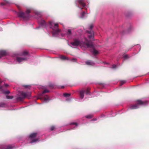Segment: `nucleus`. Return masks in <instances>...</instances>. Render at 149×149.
<instances>
[{"mask_svg": "<svg viewBox=\"0 0 149 149\" xmlns=\"http://www.w3.org/2000/svg\"><path fill=\"white\" fill-rule=\"evenodd\" d=\"M49 24L50 25V28L53 30L52 33L53 36L57 35L61 32V30L58 28V23L54 24L53 21H49Z\"/></svg>", "mask_w": 149, "mask_h": 149, "instance_id": "1", "label": "nucleus"}, {"mask_svg": "<svg viewBox=\"0 0 149 149\" xmlns=\"http://www.w3.org/2000/svg\"><path fill=\"white\" fill-rule=\"evenodd\" d=\"M17 8L19 10V11L17 13V15L19 17L22 18L24 19L27 20L30 17V15L29 14L31 12L30 10L27 9L25 13L21 11L20 7L19 6H17Z\"/></svg>", "mask_w": 149, "mask_h": 149, "instance_id": "2", "label": "nucleus"}, {"mask_svg": "<svg viewBox=\"0 0 149 149\" xmlns=\"http://www.w3.org/2000/svg\"><path fill=\"white\" fill-rule=\"evenodd\" d=\"M84 43L86 46L87 47L93 49V51L92 52L94 55L99 54L98 51L95 49L93 46L92 42L86 38H85V42H84Z\"/></svg>", "mask_w": 149, "mask_h": 149, "instance_id": "3", "label": "nucleus"}, {"mask_svg": "<svg viewBox=\"0 0 149 149\" xmlns=\"http://www.w3.org/2000/svg\"><path fill=\"white\" fill-rule=\"evenodd\" d=\"M31 95V93L29 92H22L21 93L20 96L17 98V100L18 101H22L25 97L30 96Z\"/></svg>", "mask_w": 149, "mask_h": 149, "instance_id": "4", "label": "nucleus"}, {"mask_svg": "<svg viewBox=\"0 0 149 149\" xmlns=\"http://www.w3.org/2000/svg\"><path fill=\"white\" fill-rule=\"evenodd\" d=\"M70 44L73 46L77 47L79 45L81 46V42L77 39H74L73 41L71 42Z\"/></svg>", "mask_w": 149, "mask_h": 149, "instance_id": "5", "label": "nucleus"}, {"mask_svg": "<svg viewBox=\"0 0 149 149\" xmlns=\"http://www.w3.org/2000/svg\"><path fill=\"white\" fill-rule=\"evenodd\" d=\"M136 102L137 103L138 105H144L146 104L147 102L146 101H142L141 100H137Z\"/></svg>", "mask_w": 149, "mask_h": 149, "instance_id": "6", "label": "nucleus"}, {"mask_svg": "<svg viewBox=\"0 0 149 149\" xmlns=\"http://www.w3.org/2000/svg\"><path fill=\"white\" fill-rule=\"evenodd\" d=\"M16 60L17 61L20 63L23 61H26L27 60V58L23 57H17Z\"/></svg>", "mask_w": 149, "mask_h": 149, "instance_id": "7", "label": "nucleus"}, {"mask_svg": "<svg viewBox=\"0 0 149 149\" xmlns=\"http://www.w3.org/2000/svg\"><path fill=\"white\" fill-rule=\"evenodd\" d=\"M139 107L138 104L137 103H136V104L131 105L130 106V108L131 109H138L139 108Z\"/></svg>", "mask_w": 149, "mask_h": 149, "instance_id": "8", "label": "nucleus"}, {"mask_svg": "<svg viewBox=\"0 0 149 149\" xmlns=\"http://www.w3.org/2000/svg\"><path fill=\"white\" fill-rule=\"evenodd\" d=\"M87 32L89 34H90L91 35H88V38H92L93 39V34L94 33L93 31L91 30L90 31H87Z\"/></svg>", "mask_w": 149, "mask_h": 149, "instance_id": "9", "label": "nucleus"}, {"mask_svg": "<svg viewBox=\"0 0 149 149\" xmlns=\"http://www.w3.org/2000/svg\"><path fill=\"white\" fill-rule=\"evenodd\" d=\"M78 3L83 7H84L86 6V4L84 2V0H78Z\"/></svg>", "mask_w": 149, "mask_h": 149, "instance_id": "10", "label": "nucleus"}, {"mask_svg": "<svg viewBox=\"0 0 149 149\" xmlns=\"http://www.w3.org/2000/svg\"><path fill=\"white\" fill-rule=\"evenodd\" d=\"M6 51L4 50L0 51V56L1 57L6 55Z\"/></svg>", "mask_w": 149, "mask_h": 149, "instance_id": "11", "label": "nucleus"}, {"mask_svg": "<svg viewBox=\"0 0 149 149\" xmlns=\"http://www.w3.org/2000/svg\"><path fill=\"white\" fill-rule=\"evenodd\" d=\"M37 135V132H35L31 134L29 136V137L30 138H35Z\"/></svg>", "mask_w": 149, "mask_h": 149, "instance_id": "12", "label": "nucleus"}, {"mask_svg": "<svg viewBox=\"0 0 149 149\" xmlns=\"http://www.w3.org/2000/svg\"><path fill=\"white\" fill-rule=\"evenodd\" d=\"M84 91L82 90L80 91V92H79L80 97V98L81 99H83V98L84 97Z\"/></svg>", "mask_w": 149, "mask_h": 149, "instance_id": "13", "label": "nucleus"}, {"mask_svg": "<svg viewBox=\"0 0 149 149\" xmlns=\"http://www.w3.org/2000/svg\"><path fill=\"white\" fill-rule=\"evenodd\" d=\"M39 23L43 26H45L46 25V23L44 20H41L39 22Z\"/></svg>", "mask_w": 149, "mask_h": 149, "instance_id": "14", "label": "nucleus"}, {"mask_svg": "<svg viewBox=\"0 0 149 149\" xmlns=\"http://www.w3.org/2000/svg\"><path fill=\"white\" fill-rule=\"evenodd\" d=\"M13 147L11 145L8 146H7L3 147L0 149H13Z\"/></svg>", "mask_w": 149, "mask_h": 149, "instance_id": "15", "label": "nucleus"}, {"mask_svg": "<svg viewBox=\"0 0 149 149\" xmlns=\"http://www.w3.org/2000/svg\"><path fill=\"white\" fill-rule=\"evenodd\" d=\"M85 63L86 65H94V63L93 62L91 61H86Z\"/></svg>", "mask_w": 149, "mask_h": 149, "instance_id": "16", "label": "nucleus"}, {"mask_svg": "<svg viewBox=\"0 0 149 149\" xmlns=\"http://www.w3.org/2000/svg\"><path fill=\"white\" fill-rule=\"evenodd\" d=\"M29 54V52L26 51H24L21 54V55L22 56H26L28 55Z\"/></svg>", "mask_w": 149, "mask_h": 149, "instance_id": "17", "label": "nucleus"}, {"mask_svg": "<svg viewBox=\"0 0 149 149\" xmlns=\"http://www.w3.org/2000/svg\"><path fill=\"white\" fill-rule=\"evenodd\" d=\"M60 58L62 60H69V59L68 58L63 55L61 56H60Z\"/></svg>", "mask_w": 149, "mask_h": 149, "instance_id": "18", "label": "nucleus"}, {"mask_svg": "<svg viewBox=\"0 0 149 149\" xmlns=\"http://www.w3.org/2000/svg\"><path fill=\"white\" fill-rule=\"evenodd\" d=\"M90 89L89 88H87V89L86 91V93L87 95L90 94Z\"/></svg>", "mask_w": 149, "mask_h": 149, "instance_id": "19", "label": "nucleus"}, {"mask_svg": "<svg viewBox=\"0 0 149 149\" xmlns=\"http://www.w3.org/2000/svg\"><path fill=\"white\" fill-rule=\"evenodd\" d=\"M38 141V139H34L32 140V141H31L30 142V143H33L35 142L36 141Z\"/></svg>", "mask_w": 149, "mask_h": 149, "instance_id": "20", "label": "nucleus"}, {"mask_svg": "<svg viewBox=\"0 0 149 149\" xmlns=\"http://www.w3.org/2000/svg\"><path fill=\"white\" fill-rule=\"evenodd\" d=\"M85 13V12H83L81 14L80 18H83L84 17Z\"/></svg>", "mask_w": 149, "mask_h": 149, "instance_id": "21", "label": "nucleus"}, {"mask_svg": "<svg viewBox=\"0 0 149 149\" xmlns=\"http://www.w3.org/2000/svg\"><path fill=\"white\" fill-rule=\"evenodd\" d=\"M56 85L54 84H50L48 86L51 87V88H53Z\"/></svg>", "mask_w": 149, "mask_h": 149, "instance_id": "22", "label": "nucleus"}, {"mask_svg": "<svg viewBox=\"0 0 149 149\" xmlns=\"http://www.w3.org/2000/svg\"><path fill=\"white\" fill-rule=\"evenodd\" d=\"M63 95L65 97H69L70 95V93H65L63 94Z\"/></svg>", "mask_w": 149, "mask_h": 149, "instance_id": "23", "label": "nucleus"}, {"mask_svg": "<svg viewBox=\"0 0 149 149\" xmlns=\"http://www.w3.org/2000/svg\"><path fill=\"white\" fill-rule=\"evenodd\" d=\"M68 35H71L72 34V32L71 30L69 29L68 31V32L67 33Z\"/></svg>", "mask_w": 149, "mask_h": 149, "instance_id": "24", "label": "nucleus"}, {"mask_svg": "<svg viewBox=\"0 0 149 149\" xmlns=\"http://www.w3.org/2000/svg\"><path fill=\"white\" fill-rule=\"evenodd\" d=\"M49 92V90H47V89H45L44 90V91L42 92V94H43L44 93H48Z\"/></svg>", "mask_w": 149, "mask_h": 149, "instance_id": "25", "label": "nucleus"}, {"mask_svg": "<svg viewBox=\"0 0 149 149\" xmlns=\"http://www.w3.org/2000/svg\"><path fill=\"white\" fill-rule=\"evenodd\" d=\"M70 60L72 62H77V59L74 58H72L70 59Z\"/></svg>", "mask_w": 149, "mask_h": 149, "instance_id": "26", "label": "nucleus"}, {"mask_svg": "<svg viewBox=\"0 0 149 149\" xmlns=\"http://www.w3.org/2000/svg\"><path fill=\"white\" fill-rule=\"evenodd\" d=\"M5 106V104L3 103H0V107H3Z\"/></svg>", "mask_w": 149, "mask_h": 149, "instance_id": "27", "label": "nucleus"}, {"mask_svg": "<svg viewBox=\"0 0 149 149\" xmlns=\"http://www.w3.org/2000/svg\"><path fill=\"white\" fill-rule=\"evenodd\" d=\"M6 97L8 99H11L13 98V96H8V95L6 96Z\"/></svg>", "mask_w": 149, "mask_h": 149, "instance_id": "28", "label": "nucleus"}, {"mask_svg": "<svg viewBox=\"0 0 149 149\" xmlns=\"http://www.w3.org/2000/svg\"><path fill=\"white\" fill-rule=\"evenodd\" d=\"M49 99V97L47 95H46V97H45L44 98V100L45 101H47Z\"/></svg>", "mask_w": 149, "mask_h": 149, "instance_id": "29", "label": "nucleus"}, {"mask_svg": "<svg viewBox=\"0 0 149 149\" xmlns=\"http://www.w3.org/2000/svg\"><path fill=\"white\" fill-rule=\"evenodd\" d=\"M55 129V127L54 126H52L51 127V130L53 131Z\"/></svg>", "mask_w": 149, "mask_h": 149, "instance_id": "30", "label": "nucleus"}, {"mask_svg": "<svg viewBox=\"0 0 149 149\" xmlns=\"http://www.w3.org/2000/svg\"><path fill=\"white\" fill-rule=\"evenodd\" d=\"M125 81H121L120 82V84L121 85H123L125 83Z\"/></svg>", "mask_w": 149, "mask_h": 149, "instance_id": "31", "label": "nucleus"}, {"mask_svg": "<svg viewBox=\"0 0 149 149\" xmlns=\"http://www.w3.org/2000/svg\"><path fill=\"white\" fill-rule=\"evenodd\" d=\"M123 57L125 58H127L129 57L128 55L127 54L123 56Z\"/></svg>", "mask_w": 149, "mask_h": 149, "instance_id": "32", "label": "nucleus"}, {"mask_svg": "<svg viewBox=\"0 0 149 149\" xmlns=\"http://www.w3.org/2000/svg\"><path fill=\"white\" fill-rule=\"evenodd\" d=\"M92 117V115H88L86 116V118H91Z\"/></svg>", "mask_w": 149, "mask_h": 149, "instance_id": "33", "label": "nucleus"}, {"mask_svg": "<svg viewBox=\"0 0 149 149\" xmlns=\"http://www.w3.org/2000/svg\"><path fill=\"white\" fill-rule=\"evenodd\" d=\"M71 125H75L76 126L77 125V123H71Z\"/></svg>", "mask_w": 149, "mask_h": 149, "instance_id": "34", "label": "nucleus"}, {"mask_svg": "<svg viewBox=\"0 0 149 149\" xmlns=\"http://www.w3.org/2000/svg\"><path fill=\"white\" fill-rule=\"evenodd\" d=\"M24 87L25 88H27L29 87L30 86H29L28 85H25L24 86Z\"/></svg>", "mask_w": 149, "mask_h": 149, "instance_id": "35", "label": "nucleus"}, {"mask_svg": "<svg viewBox=\"0 0 149 149\" xmlns=\"http://www.w3.org/2000/svg\"><path fill=\"white\" fill-rule=\"evenodd\" d=\"M93 26L92 25H91L90 26L89 29H92L93 28Z\"/></svg>", "mask_w": 149, "mask_h": 149, "instance_id": "36", "label": "nucleus"}, {"mask_svg": "<svg viewBox=\"0 0 149 149\" xmlns=\"http://www.w3.org/2000/svg\"><path fill=\"white\" fill-rule=\"evenodd\" d=\"M5 93L6 94H8L10 93V92L9 91H7L5 92Z\"/></svg>", "mask_w": 149, "mask_h": 149, "instance_id": "37", "label": "nucleus"}, {"mask_svg": "<svg viewBox=\"0 0 149 149\" xmlns=\"http://www.w3.org/2000/svg\"><path fill=\"white\" fill-rule=\"evenodd\" d=\"M4 86L6 87H7L8 86V85L7 84H5Z\"/></svg>", "mask_w": 149, "mask_h": 149, "instance_id": "38", "label": "nucleus"}, {"mask_svg": "<svg viewBox=\"0 0 149 149\" xmlns=\"http://www.w3.org/2000/svg\"><path fill=\"white\" fill-rule=\"evenodd\" d=\"M116 65H113L112 66V68H116Z\"/></svg>", "mask_w": 149, "mask_h": 149, "instance_id": "39", "label": "nucleus"}, {"mask_svg": "<svg viewBox=\"0 0 149 149\" xmlns=\"http://www.w3.org/2000/svg\"><path fill=\"white\" fill-rule=\"evenodd\" d=\"M64 88V86H61V88Z\"/></svg>", "mask_w": 149, "mask_h": 149, "instance_id": "40", "label": "nucleus"}, {"mask_svg": "<svg viewBox=\"0 0 149 149\" xmlns=\"http://www.w3.org/2000/svg\"><path fill=\"white\" fill-rule=\"evenodd\" d=\"M2 88V87L0 85V89H1Z\"/></svg>", "mask_w": 149, "mask_h": 149, "instance_id": "41", "label": "nucleus"}, {"mask_svg": "<svg viewBox=\"0 0 149 149\" xmlns=\"http://www.w3.org/2000/svg\"><path fill=\"white\" fill-rule=\"evenodd\" d=\"M1 5H4V4L3 3H1Z\"/></svg>", "mask_w": 149, "mask_h": 149, "instance_id": "42", "label": "nucleus"}, {"mask_svg": "<svg viewBox=\"0 0 149 149\" xmlns=\"http://www.w3.org/2000/svg\"><path fill=\"white\" fill-rule=\"evenodd\" d=\"M2 82V81L0 80V83H1Z\"/></svg>", "mask_w": 149, "mask_h": 149, "instance_id": "43", "label": "nucleus"}, {"mask_svg": "<svg viewBox=\"0 0 149 149\" xmlns=\"http://www.w3.org/2000/svg\"><path fill=\"white\" fill-rule=\"evenodd\" d=\"M81 9H82V8H81Z\"/></svg>", "mask_w": 149, "mask_h": 149, "instance_id": "44", "label": "nucleus"}]
</instances>
